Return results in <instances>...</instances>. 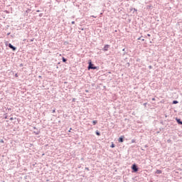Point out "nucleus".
<instances>
[{
  "instance_id": "27",
  "label": "nucleus",
  "mask_w": 182,
  "mask_h": 182,
  "mask_svg": "<svg viewBox=\"0 0 182 182\" xmlns=\"http://www.w3.org/2000/svg\"><path fill=\"white\" fill-rule=\"evenodd\" d=\"M141 41H144V38H142Z\"/></svg>"
},
{
  "instance_id": "20",
  "label": "nucleus",
  "mask_w": 182,
  "mask_h": 182,
  "mask_svg": "<svg viewBox=\"0 0 182 182\" xmlns=\"http://www.w3.org/2000/svg\"><path fill=\"white\" fill-rule=\"evenodd\" d=\"M149 69H151V65H149Z\"/></svg>"
},
{
  "instance_id": "13",
  "label": "nucleus",
  "mask_w": 182,
  "mask_h": 182,
  "mask_svg": "<svg viewBox=\"0 0 182 182\" xmlns=\"http://www.w3.org/2000/svg\"><path fill=\"white\" fill-rule=\"evenodd\" d=\"M43 15V14H39V16H40V17H42Z\"/></svg>"
},
{
  "instance_id": "11",
  "label": "nucleus",
  "mask_w": 182,
  "mask_h": 182,
  "mask_svg": "<svg viewBox=\"0 0 182 182\" xmlns=\"http://www.w3.org/2000/svg\"><path fill=\"white\" fill-rule=\"evenodd\" d=\"M68 60H66V58H63V62H66Z\"/></svg>"
},
{
  "instance_id": "1",
  "label": "nucleus",
  "mask_w": 182,
  "mask_h": 182,
  "mask_svg": "<svg viewBox=\"0 0 182 182\" xmlns=\"http://www.w3.org/2000/svg\"><path fill=\"white\" fill-rule=\"evenodd\" d=\"M89 65H88V70H90V69H92L95 70V69H97V67L93 66V64L92 63V60L89 61Z\"/></svg>"
},
{
  "instance_id": "4",
  "label": "nucleus",
  "mask_w": 182,
  "mask_h": 182,
  "mask_svg": "<svg viewBox=\"0 0 182 182\" xmlns=\"http://www.w3.org/2000/svg\"><path fill=\"white\" fill-rule=\"evenodd\" d=\"M9 48H10V49H12V50H14V51L16 50V47L14 46L11 43H9Z\"/></svg>"
},
{
  "instance_id": "15",
  "label": "nucleus",
  "mask_w": 182,
  "mask_h": 182,
  "mask_svg": "<svg viewBox=\"0 0 182 182\" xmlns=\"http://www.w3.org/2000/svg\"><path fill=\"white\" fill-rule=\"evenodd\" d=\"M0 143H4V139H1V140L0 141Z\"/></svg>"
},
{
  "instance_id": "5",
  "label": "nucleus",
  "mask_w": 182,
  "mask_h": 182,
  "mask_svg": "<svg viewBox=\"0 0 182 182\" xmlns=\"http://www.w3.org/2000/svg\"><path fill=\"white\" fill-rule=\"evenodd\" d=\"M119 143H123V141H124V136H120L118 139Z\"/></svg>"
},
{
  "instance_id": "25",
  "label": "nucleus",
  "mask_w": 182,
  "mask_h": 182,
  "mask_svg": "<svg viewBox=\"0 0 182 182\" xmlns=\"http://www.w3.org/2000/svg\"><path fill=\"white\" fill-rule=\"evenodd\" d=\"M36 133V134H39V132H35Z\"/></svg>"
},
{
  "instance_id": "18",
  "label": "nucleus",
  "mask_w": 182,
  "mask_h": 182,
  "mask_svg": "<svg viewBox=\"0 0 182 182\" xmlns=\"http://www.w3.org/2000/svg\"><path fill=\"white\" fill-rule=\"evenodd\" d=\"M73 25H74V23H75V21H72V23H71Z\"/></svg>"
},
{
  "instance_id": "22",
  "label": "nucleus",
  "mask_w": 182,
  "mask_h": 182,
  "mask_svg": "<svg viewBox=\"0 0 182 182\" xmlns=\"http://www.w3.org/2000/svg\"><path fill=\"white\" fill-rule=\"evenodd\" d=\"M152 100H153V101L156 100V98H152Z\"/></svg>"
},
{
  "instance_id": "21",
  "label": "nucleus",
  "mask_w": 182,
  "mask_h": 182,
  "mask_svg": "<svg viewBox=\"0 0 182 182\" xmlns=\"http://www.w3.org/2000/svg\"><path fill=\"white\" fill-rule=\"evenodd\" d=\"M10 120H14V117L10 118Z\"/></svg>"
},
{
  "instance_id": "14",
  "label": "nucleus",
  "mask_w": 182,
  "mask_h": 182,
  "mask_svg": "<svg viewBox=\"0 0 182 182\" xmlns=\"http://www.w3.org/2000/svg\"><path fill=\"white\" fill-rule=\"evenodd\" d=\"M85 170H87V171H89L90 169H89V168L86 167V168H85Z\"/></svg>"
},
{
  "instance_id": "3",
  "label": "nucleus",
  "mask_w": 182,
  "mask_h": 182,
  "mask_svg": "<svg viewBox=\"0 0 182 182\" xmlns=\"http://www.w3.org/2000/svg\"><path fill=\"white\" fill-rule=\"evenodd\" d=\"M109 48H110L109 45H105L102 49V50H104V52H107V50H109Z\"/></svg>"
},
{
  "instance_id": "17",
  "label": "nucleus",
  "mask_w": 182,
  "mask_h": 182,
  "mask_svg": "<svg viewBox=\"0 0 182 182\" xmlns=\"http://www.w3.org/2000/svg\"><path fill=\"white\" fill-rule=\"evenodd\" d=\"M9 35H11V33H7V36H9Z\"/></svg>"
},
{
  "instance_id": "30",
  "label": "nucleus",
  "mask_w": 182,
  "mask_h": 182,
  "mask_svg": "<svg viewBox=\"0 0 182 182\" xmlns=\"http://www.w3.org/2000/svg\"><path fill=\"white\" fill-rule=\"evenodd\" d=\"M5 119H8V117H5Z\"/></svg>"
},
{
  "instance_id": "26",
  "label": "nucleus",
  "mask_w": 182,
  "mask_h": 182,
  "mask_svg": "<svg viewBox=\"0 0 182 182\" xmlns=\"http://www.w3.org/2000/svg\"><path fill=\"white\" fill-rule=\"evenodd\" d=\"M36 12H41V11H39V10H37V11H36Z\"/></svg>"
},
{
  "instance_id": "8",
  "label": "nucleus",
  "mask_w": 182,
  "mask_h": 182,
  "mask_svg": "<svg viewBox=\"0 0 182 182\" xmlns=\"http://www.w3.org/2000/svg\"><path fill=\"white\" fill-rule=\"evenodd\" d=\"M97 124V120H94L93 122H92V124L95 126V124Z\"/></svg>"
},
{
  "instance_id": "28",
  "label": "nucleus",
  "mask_w": 182,
  "mask_h": 182,
  "mask_svg": "<svg viewBox=\"0 0 182 182\" xmlns=\"http://www.w3.org/2000/svg\"><path fill=\"white\" fill-rule=\"evenodd\" d=\"M147 36H150V34H147Z\"/></svg>"
},
{
  "instance_id": "31",
  "label": "nucleus",
  "mask_w": 182,
  "mask_h": 182,
  "mask_svg": "<svg viewBox=\"0 0 182 182\" xmlns=\"http://www.w3.org/2000/svg\"><path fill=\"white\" fill-rule=\"evenodd\" d=\"M122 50H123V51H124V50H125V49L124 48Z\"/></svg>"
},
{
  "instance_id": "2",
  "label": "nucleus",
  "mask_w": 182,
  "mask_h": 182,
  "mask_svg": "<svg viewBox=\"0 0 182 182\" xmlns=\"http://www.w3.org/2000/svg\"><path fill=\"white\" fill-rule=\"evenodd\" d=\"M132 169L133 170L134 173H137V171H139V168L137 167V165H136V164H134L132 165Z\"/></svg>"
},
{
  "instance_id": "32",
  "label": "nucleus",
  "mask_w": 182,
  "mask_h": 182,
  "mask_svg": "<svg viewBox=\"0 0 182 182\" xmlns=\"http://www.w3.org/2000/svg\"><path fill=\"white\" fill-rule=\"evenodd\" d=\"M93 18H95V16H92Z\"/></svg>"
},
{
  "instance_id": "16",
  "label": "nucleus",
  "mask_w": 182,
  "mask_h": 182,
  "mask_svg": "<svg viewBox=\"0 0 182 182\" xmlns=\"http://www.w3.org/2000/svg\"><path fill=\"white\" fill-rule=\"evenodd\" d=\"M55 109H53V110L52 111V113H55Z\"/></svg>"
},
{
  "instance_id": "29",
  "label": "nucleus",
  "mask_w": 182,
  "mask_h": 182,
  "mask_svg": "<svg viewBox=\"0 0 182 182\" xmlns=\"http://www.w3.org/2000/svg\"><path fill=\"white\" fill-rule=\"evenodd\" d=\"M16 77H18V74H16Z\"/></svg>"
},
{
  "instance_id": "10",
  "label": "nucleus",
  "mask_w": 182,
  "mask_h": 182,
  "mask_svg": "<svg viewBox=\"0 0 182 182\" xmlns=\"http://www.w3.org/2000/svg\"><path fill=\"white\" fill-rule=\"evenodd\" d=\"M156 173H157V174H161V171L157 170V171H156Z\"/></svg>"
},
{
  "instance_id": "19",
  "label": "nucleus",
  "mask_w": 182,
  "mask_h": 182,
  "mask_svg": "<svg viewBox=\"0 0 182 182\" xmlns=\"http://www.w3.org/2000/svg\"><path fill=\"white\" fill-rule=\"evenodd\" d=\"M140 39H141V37H139V38H138V41H140Z\"/></svg>"
},
{
  "instance_id": "12",
  "label": "nucleus",
  "mask_w": 182,
  "mask_h": 182,
  "mask_svg": "<svg viewBox=\"0 0 182 182\" xmlns=\"http://www.w3.org/2000/svg\"><path fill=\"white\" fill-rule=\"evenodd\" d=\"M111 147L113 149V147H114V144H112L111 145Z\"/></svg>"
},
{
  "instance_id": "24",
  "label": "nucleus",
  "mask_w": 182,
  "mask_h": 182,
  "mask_svg": "<svg viewBox=\"0 0 182 182\" xmlns=\"http://www.w3.org/2000/svg\"><path fill=\"white\" fill-rule=\"evenodd\" d=\"M31 42H33V38L31 40Z\"/></svg>"
},
{
  "instance_id": "6",
  "label": "nucleus",
  "mask_w": 182,
  "mask_h": 182,
  "mask_svg": "<svg viewBox=\"0 0 182 182\" xmlns=\"http://www.w3.org/2000/svg\"><path fill=\"white\" fill-rule=\"evenodd\" d=\"M176 122L178 124H182V121L180 119L176 118Z\"/></svg>"
},
{
  "instance_id": "9",
  "label": "nucleus",
  "mask_w": 182,
  "mask_h": 182,
  "mask_svg": "<svg viewBox=\"0 0 182 182\" xmlns=\"http://www.w3.org/2000/svg\"><path fill=\"white\" fill-rule=\"evenodd\" d=\"M96 134H97V136H100V132H99V131H96Z\"/></svg>"
},
{
  "instance_id": "23",
  "label": "nucleus",
  "mask_w": 182,
  "mask_h": 182,
  "mask_svg": "<svg viewBox=\"0 0 182 182\" xmlns=\"http://www.w3.org/2000/svg\"><path fill=\"white\" fill-rule=\"evenodd\" d=\"M132 143H134V139H133V140L132 141Z\"/></svg>"
},
{
  "instance_id": "7",
  "label": "nucleus",
  "mask_w": 182,
  "mask_h": 182,
  "mask_svg": "<svg viewBox=\"0 0 182 182\" xmlns=\"http://www.w3.org/2000/svg\"><path fill=\"white\" fill-rule=\"evenodd\" d=\"M177 103H178V101H177V100L173 101V105H177Z\"/></svg>"
}]
</instances>
